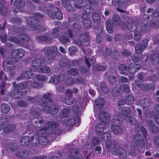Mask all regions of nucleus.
<instances>
[{
	"label": "nucleus",
	"instance_id": "f257e3e1",
	"mask_svg": "<svg viewBox=\"0 0 159 159\" xmlns=\"http://www.w3.org/2000/svg\"><path fill=\"white\" fill-rule=\"evenodd\" d=\"M100 122L97 125L96 130L97 134L100 136H102L103 139L105 141H107L111 136L109 132L103 134L102 132L106 124H107L110 120V116L107 112L103 111L100 112L98 115Z\"/></svg>",
	"mask_w": 159,
	"mask_h": 159
},
{
	"label": "nucleus",
	"instance_id": "f03ea898",
	"mask_svg": "<svg viewBox=\"0 0 159 159\" xmlns=\"http://www.w3.org/2000/svg\"><path fill=\"white\" fill-rule=\"evenodd\" d=\"M43 64L42 61L40 59H37L34 60L32 62V66L30 68V71L25 72L24 74V77L27 78H31L32 76V72L36 71L39 72L48 73L50 71V68L47 66L44 67V69L41 66Z\"/></svg>",
	"mask_w": 159,
	"mask_h": 159
},
{
	"label": "nucleus",
	"instance_id": "7ed1b4c3",
	"mask_svg": "<svg viewBox=\"0 0 159 159\" xmlns=\"http://www.w3.org/2000/svg\"><path fill=\"white\" fill-rule=\"evenodd\" d=\"M130 112V109L128 107H124L122 110V113L124 116H125V118L126 121L134 124L135 121V119L133 117H130L128 115L129 114Z\"/></svg>",
	"mask_w": 159,
	"mask_h": 159
},
{
	"label": "nucleus",
	"instance_id": "20e7f679",
	"mask_svg": "<svg viewBox=\"0 0 159 159\" xmlns=\"http://www.w3.org/2000/svg\"><path fill=\"white\" fill-rule=\"evenodd\" d=\"M115 148L112 149V153L113 155H116L121 158H124L126 154L125 151L122 148H118V150H115Z\"/></svg>",
	"mask_w": 159,
	"mask_h": 159
},
{
	"label": "nucleus",
	"instance_id": "39448f33",
	"mask_svg": "<svg viewBox=\"0 0 159 159\" xmlns=\"http://www.w3.org/2000/svg\"><path fill=\"white\" fill-rule=\"evenodd\" d=\"M48 15L52 18L54 19L55 17L58 20H61L62 18V15L60 12L58 11L55 14H54L52 10H49L48 11Z\"/></svg>",
	"mask_w": 159,
	"mask_h": 159
},
{
	"label": "nucleus",
	"instance_id": "423d86ee",
	"mask_svg": "<svg viewBox=\"0 0 159 159\" xmlns=\"http://www.w3.org/2000/svg\"><path fill=\"white\" fill-rule=\"evenodd\" d=\"M148 43V40L146 39L143 42V46H142L140 45L136 46L135 47L136 52L138 54L141 53L142 52L143 49L147 46Z\"/></svg>",
	"mask_w": 159,
	"mask_h": 159
},
{
	"label": "nucleus",
	"instance_id": "0eeeda50",
	"mask_svg": "<svg viewBox=\"0 0 159 159\" xmlns=\"http://www.w3.org/2000/svg\"><path fill=\"white\" fill-rule=\"evenodd\" d=\"M82 17L83 19V24L85 25L87 27H90L91 25V21L89 19L88 13L86 12L82 15Z\"/></svg>",
	"mask_w": 159,
	"mask_h": 159
},
{
	"label": "nucleus",
	"instance_id": "6e6552de",
	"mask_svg": "<svg viewBox=\"0 0 159 159\" xmlns=\"http://www.w3.org/2000/svg\"><path fill=\"white\" fill-rule=\"evenodd\" d=\"M66 94L69 96V98L66 99L65 102L66 104L68 105H70L72 104L73 101V99L70 96L72 94V92L69 89H67L66 90Z\"/></svg>",
	"mask_w": 159,
	"mask_h": 159
},
{
	"label": "nucleus",
	"instance_id": "1a4fd4ad",
	"mask_svg": "<svg viewBox=\"0 0 159 159\" xmlns=\"http://www.w3.org/2000/svg\"><path fill=\"white\" fill-rule=\"evenodd\" d=\"M24 54V51L22 49H20L14 51L12 53V55L14 56H18L19 58H21L23 56Z\"/></svg>",
	"mask_w": 159,
	"mask_h": 159
},
{
	"label": "nucleus",
	"instance_id": "9d476101",
	"mask_svg": "<svg viewBox=\"0 0 159 159\" xmlns=\"http://www.w3.org/2000/svg\"><path fill=\"white\" fill-rule=\"evenodd\" d=\"M64 76L62 75L57 77H52L50 79L49 81L55 84H57L58 83L60 80H62Z\"/></svg>",
	"mask_w": 159,
	"mask_h": 159
},
{
	"label": "nucleus",
	"instance_id": "9b49d317",
	"mask_svg": "<svg viewBox=\"0 0 159 159\" xmlns=\"http://www.w3.org/2000/svg\"><path fill=\"white\" fill-rule=\"evenodd\" d=\"M137 65L135 66L134 64H131L129 66L128 69L129 72L132 73H134L136 71L139 70V68L136 67Z\"/></svg>",
	"mask_w": 159,
	"mask_h": 159
},
{
	"label": "nucleus",
	"instance_id": "f8f14e48",
	"mask_svg": "<svg viewBox=\"0 0 159 159\" xmlns=\"http://www.w3.org/2000/svg\"><path fill=\"white\" fill-rule=\"evenodd\" d=\"M98 90L100 93L103 92L104 93H106L108 92V89L106 87V85L104 83H102L100 87L98 88Z\"/></svg>",
	"mask_w": 159,
	"mask_h": 159
},
{
	"label": "nucleus",
	"instance_id": "ddd939ff",
	"mask_svg": "<svg viewBox=\"0 0 159 159\" xmlns=\"http://www.w3.org/2000/svg\"><path fill=\"white\" fill-rule=\"evenodd\" d=\"M57 51V48L55 47H50L45 50L44 53L45 54H50L53 52Z\"/></svg>",
	"mask_w": 159,
	"mask_h": 159
},
{
	"label": "nucleus",
	"instance_id": "4468645a",
	"mask_svg": "<svg viewBox=\"0 0 159 159\" xmlns=\"http://www.w3.org/2000/svg\"><path fill=\"white\" fill-rule=\"evenodd\" d=\"M111 129L112 131L115 134H118L121 133L122 131V130L120 127L119 126H115L112 125L111 126Z\"/></svg>",
	"mask_w": 159,
	"mask_h": 159
},
{
	"label": "nucleus",
	"instance_id": "2eb2a0df",
	"mask_svg": "<svg viewBox=\"0 0 159 159\" xmlns=\"http://www.w3.org/2000/svg\"><path fill=\"white\" fill-rule=\"evenodd\" d=\"M100 143V141L99 139L97 137H94L92 140V146L90 148H92V147L98 145Z\"/></svg>",
	"mask_w": 159,
	"mask_h": 159
},
{
	"label": "nucleus",
	"instance_id": "dca6fc26",
	"mask_svg": "<svg viewBox=\"0 0 159 159\" xmlns=\"http://www.w3.org/2000/svg\"><path fill=\"white\" fill-rule=\"evenodd\" d=\"M104 100L102 98H99L95 101V105L98 108L101 107L103 105Z\"/></svg>",
	"mask_w": 159,
	"mask_h": 159
},
{
	"label": "nucleus",
	"instance_id": "f3484780",
	"mask_svg": "<svg viewBox=\"0 0 159 159\" xmlns=\"http://www.w3.org/2000/svg\"><path fill=\"white\" fill-rule=\"evenodd\" d=\"M9 106L7 104H3L2 106L1 111L3 113H7L9 111Z\"/></svg>",
	"mask_w": 159,
	"mask_h": 159
},
{
	"label": "nucleus",
	"instance_id": "a211bd4d",
	"mask_svg": "<svg viewBox=\"0 0 159 159\" xmlns=\"http://www.w3.org/2000/svg\"><path fill=\"white\" fill-rule=\"evenodd\" d=\"M70 157L71 159H80V155L78 154V152L75 150L72 151V154Z\"/></svg>",
	"mask_w": 159,
	"mask_h": 159
},
{
	"label": "nucleus",
	"instance_id": "6ab92c4d",
	"mask_svg": "<svg viewBox=\"0 0 159 159\" xmlns=\"http://www.w3.org/2000/svg\"><path fill=\"white\" fill-rule=\"evenodd\" d=\"M125 102L128 105L132 104L134 102L133 98L132 95H129L126 98Z\"/></svg>",
	"mask_w": 159,
	"mask_h": 159
},
{
	"label": "nucleus",
	"instance_id": "aec40b11",
	"mask_svg": "<svg viewBox=\"0 0 159 159\" xmlns=\"http://www.w3.org/2000/svg\"><path fill=\"white\" fill-rule=\"evenodd\" d=\"M95 62V60L93 57H92L89 59H88L87 57L85 58V62L88 66H90L91 64L94 63Z\"/></svg>",
	"mask_w": 159,
	"mask_h": 159
},
{
	"label": "nucleus",
	"instance_id": "412c9836",
	"mask_svg": "<svg viewBox=\"0 0 159 159\" xmlns=\"http://www.w3.org/2000/svg\"><path fill=\"white\" fill-rule=\"evenodd\" d=\"M120 73L121 74L126 75V72L127 71L126 66L125 65H122L119 67Z\"/></svg>",
	"mask_w": 159,
	"mask_h": 159
},
{
	"label": "nucleus",
	"instance_id": "4be33fe9",
	"mask_svg": "<svg viewBox=\"0 0 159 159\" xmlns=\"http://www.w3.org/2000/svg\"><path fill=\"white\" fill-rule=\"evenodd\" d=\"M150 131L152 133H156L158 131V128L157 127L153 125V123L152 122H151L150 124Z\"/></svg>",
	"mask_w": 159,
	"mask_h": 159
},
{
	"label": "nucleus",
	"instance_id": "5701e85b",
	"mask_svg": "<svg viewBox=\"0 0 159 159\" xmlns=\"http://www.w3.org/2000/svg\"><path fill=\"white\" fill-rule=\"evenodd\" d=\"M120 90L121 92L124 91L125 93L129 92V89L128 86L126 85H121L120 88Z\"/></svg>",
	"mask_w": 159,
	"mask_h": 159
},
{
	"label": "nucleus",
	"instance_id": "b1692460",
	"mask_svg": "<svg viewBox=\"0 0 159 159\" xmlns=\"http://www.w3.org/2000/svg\"><path fill=\"white\" fill-rule=\"evenodd\" d=\"M25 2L20 0H16L14 2V5L17 7H22L24 6Z\"/></svg>",
	"mask_w": 159,
	"mask_h": 159
},
{
	"label": "nucleus",
	"instance_id": "393cba45",
	"mask_svg": "<svg viewBox=\"0 0 159 159\" xmlns=\"http://www.w3.org/2000/svg\"><path fill=\"white\" fill-rule=\"evenodd\" d=\"M93 18L96 22H98L100 21V19L99 15L97 13H94L93 15Z\"/></svg>",
	"mask_w": 159,
	"mask_h": 159
},
{
	"label": "nucleus",
	"instance_id": "a878e982",
	"mask_svg": "<svg viewBox=\"0 0 159 159\" xmlns=\"http://www.w3.org/2000/svg\"><path fill=\"white\" fill-rule=\"evenodd\" d=\"M76 122L75 120L74 119L68 120L66 122V125L68 126H70L74 125Z\"/></svg>",
	"mask_w": 159,
	"mask_h": 159
},
{
	"label": "nucleus",
	"instance_id": "bb28decb",
	"mask_svg": "<svg viewBox=\"0 0 159 159\" xmlns=\"http://www.w3.org/2000/svg\"><path fill=\"white\" fill-rule=\"evenodd\" d=\"M19 38L22 40L25 41H28L29 40V38L27 35L22 34L19 36Z\"/></svg>",
	"mask_w": 159,
	"mask_h": 159
},
{
	"label": "nucleus",
	"instance_id": "cd10ccee",
	"mask_svg": "<svg viewBox=\"0 0 159 159\" xmlns=\"http://www.w3.org/2000/svg\"><path fill=\"white\" fill-rule=\"evenodd\" d=\"M106 28L107 30L108 33L110 34L113 33V31L112 28L110 26V25L109 24L108 22L107 23Z\"/></svg>",
	"mask_w": 159,
	"mask_h": 159
},
{
	"label": "nucleus",
	"instance_id": "c85d7f7f",
	"mask_svg": "<svg viewBox=\"0 0 159 159\" xmlns=\"http://www.w3.org/2000/svg\"><path fill=\"white\" fill-rule=\"evenodd\" d=\"M69 110L68 109H64L61 112V116L63 117L66 116L69 113Z\"/></svg>",
	"mask_w": 159,
	"mask_h": 159
},
{
	"label": "nucleus",
	"instance_id": "c756f323",
	"mask_svg": "<svg viewBox=\"0 0 159 159\" xmlns=\"http://www.w3.org/2000/svg\"><path fill=\"white\" fill-rule=\"evenodd\" d=\"M60 40L63 43H65L69 42V39L68 38L65 37H61L60 38Z\"/></svg>",
	"mask_w": 159,
	"mask_h": 159
},
{
	"label": "nucleus",
	"instance_id": "7c9ffc66",
	"mask_svg": "<svg viewBox=\"0 0 159 159\" xmlns=\"http://www.w3.org/2000/svg\"><path fill=\"white\" fill-rule=\"evenodd\" d=\"M68 73L72 75H76L78 73V71L76 69H72L69 70Z\"/></svg>",
	"mask_w": 159,
	"mask_h": 159
},
{
	"label": "nucleus",
	"instance_id": "2f4dec72",
	"mask_svg": "<svg viewBox=\"0 0 159 159\" xmlns=\"http://www.w3.org/2000/svg\"><path fill=\"white\" fill-rule=\"evenodd\" d=\"M75 2V7L78 8H81L82 7V6H79V5L81 4L82 3V0H74Z\"/></svg>",
	"mask_w": 159,
	"mask_h": 159
},
{
	"label": "nucleus",
	"instance_id": "473e14b6",
	"mask_svg": "<svg viewBox=\"0 0 159 159\" xmlns=\"http://www.w3.org/2000/svg\"><path fill=\"white\" fill-rule=\"evenodd\" d=\"M27 152L24 151L21 153H19L16 154V156L18 157H25L27 155Z\"/></svg>",
	"mask_w": 159,
	"mask_h": 159
},
{
	"label": "nucleus",
	"instance_id": "72a5a7b5",
	"mask_svg": "<svg viewBox=\"0 0 159 159\" xmlns=\"http://www.w3.org/2000/svg\"><path fill=\"white\" fill-rule=\"evenodd\" d=\"M109 80L110 83L112 84H114L116 81V78L113 76H110L108 78Z\"/></svg>",
	"mask_w": 159,
	"mask_h": 159
},
{
	"label": "nucleus",
	"instance_id": "f704fd0d",
	"mask_svg": "<svg viewBox=\"0 0 159 159\" xmlns=\"http://www.w3.org/2000/svg\"><path fill=\"white\" fill-rule=\"evenodd\" d=\"M112 123V125L115 126H119L120 124V120L116 119H114L113 120Z\"/></svg>",
	"mask_w": 159,
	"mask_h": 159
},
{
	"label": "nucleus",
	"instance_id": "c9c22d12",
	"mask_svg": "<svg viewBox=\"0 0 159 159\" xmlns=\"http://www.w3.org/2000/svg\"><path fill=\"white\" fill-rule=\"evenodd\" d=\"M7 7L5 6H2V8L0 10L1 13L3 15L5 14L6 11H7Z\"/></svg>",
	"mask_w": 159,
	"mask_h": 159
},
{
	"label": "nucleus",
	"instance_id": "e433bc0d",
	"mask_svg": "<svg viewBox=\"0 0 159 159\" xmlns=\"http://www.w3.org/2000/svg\"><path fill=\"white\" fill-rule=\"evenodd\" d=\"M36 78L39 81H43L45 80V77L40 75H36L34 77V79Z\"/></svg>",
	"mask_w": 159,
	"mask_h": 159
},
{
	"label": "nucleus",
	"instance_id": "4c0bfd02",
	"mask_svg": "<svg viewBox=\"0 0 159 159\" xmlns=\"http://www.w3.org/2000/svg\"><path fill=\"white\" fill-rule=\"evenodd\" d=\"M9 40L16 43H18L19 42V40L16 38L14 37H9Z\"/></svg>",
	"mask_w": 159,
	"mask_h": 159
},
{
	"label": "nucleus",
	"instance_id": "58836bf2",
	"mask_svg": "<svg viewBox=\"0 0 159 159\" xmlns=\"http://www.w3.org/2000/svg\"><path fill=\"white\" fill-rule=\"evenodd\" d=\"M27 85L26 82H24L20 84L18 86V88L20 89H23L25 88Z\"/></svg>",
	"mask_w": 159,
	"mask_h": 159
},
{
	"label": "nucleus",
	"instance_id": "ea45409f",
	"mask_svg": "<svg viewBox=\"0 0 159 159\" xmlns=\"http://www.w3.org/2000/svg\"><path fill=\"white\" fill-rule=\"evenodd\" d=\"M43 98L50 102H51L52 100L50 98V95L49 94H45L43 96Z\"/></svg>",
	"mask_w": 159,
	"mask_h": 159
},
{
	"label": "nucleus",
	"instance_id": "a19ab883",
	"mask_svg": "<svg viewBox=\"0 0 159 159\" xmlns=\"http://www.w3.org/2000/svg\"><path fill=\"white\" fill-rule=\"evenodd\" d=\"M64 6L65 7L67 10L69 11H71L72 8L70 4L67 5L66 4H64Z\"/></svg>",
	"mask_w": 159,
	"mask_h": 159
},
{
	"label": "nucleus",
	"instance_id": "79ce46f5",
	"mask_svg": "<svg viewBox=\"0 0 159 159\" xmlns=\"http://www.w3.org/2000/svg\"><path fill=\"white\" fill-rule=\"evenodd\" d=\"M32 20L33 21H34V22H36L37 21V20L35 19V18L33 19L31 18H28L26 20L27 22L29 24H30V23L32 22Z\"/></svg>",
	"mask_w": 159,
	"mask_h": 159
},
{
	"label": "nucleus",
	"instance_id": "37998d69",
	"mask_svg": "<svg viewBox=\"0 0 159 159\" xmlns=\"http://www.w3.org/2000/svg\"><path fill=\"white\" fill-rule=\"evenodd\" d=\"M127 28L130 31L132 30V29H134H134L135 30V26H134V25L132 24H129L127 26Z\"/></svg>",
	"mask_w": 159,
	"mask_h": 159
},
{
	"label": "nucleus",
	"instance_id": "c03bdc74",
	"mask_svg": "<svg viewBox=\"0 0 159 159\" xmlns=\"http://www.w3.org/2000/svg\"><path fill=\"white\" fill-rule=\"evenodd\" d=\"M105 69V67L103 66H101L100 65L98 66L96 70H104Z\"/></svg>",
	"mask_w": 159,
	"mask_h": 159
},
{
	"label": "nucleus",
	"instance_id": "a18cd8bd",
	"mask_svg": "<svg viewBox=\"0 0 159 159\" xmlns=\"http://www.w3.org/2000/svg\"><path fill=\"white\" fill-rule=\"evenodd\" d=\"M72 110L76 112L79 110V108L77 105H74L72 107Z\"/></svg>",
	"mask_w": 159,
	"mask_h": 159
},
{
	"label": "nucleus",
	"instance_id": "49530a36",
	"mask_svg": "<svg viewBox=\"0 0 159 159\" xmlns=\"http://www.w3.org/2000/svg\"><path fill=\"white\" fill-rule=\"evenodd\" d=\"M7 149L8 150V149H10L11 151H14V148H13V146L11 144H9L7 146Z\"/></svg>",
	"mask_w": 159,
	"mask_h": 159
},
{
	"label": "nucleus",
	"instance_id": "de8ad7c7",
	"mask_svg": "<svg viewBox=\"0 0 159 159\" xmlns=\"http://www.w3.org/2000/svg\"><path fill=\"white\" fill-rule=\"evenodd\" d=\"M95 150L98 152V154H100L101 153V148L100 147H97L95 148Z\"/></svg>",
	"mask_w": 159,
	"mask_h": 159
},
{
	"label": "nucleus",
	"instance_id": "09e8293b",
	"mask_svg": "<svg viewBox=\"0 0 159 159\" xmlns=\"http://www.w3.org/2000/svg\"><path fill=\"white\" fill-rule=\"evenodd\" d=\"M6 34H4L3 35V37H2L0 36V39H1V41L3 43H5L6 41Z\"/></svg>",
	"mask_w": 159,
	"mask_h": 159
},
{
	"label": "nucleus",
	"instance_id": "8fccbe9b",
	"mask_svg": "<svg viewBox=\"0 0 159 159\" xmlns=\"http://www.w3.org/2000/svg\"><path fill=\"white\" fill-rule=\"evenodd\" d=\"M30 138L29 137H25V138H24L21 140V142H24L25 144L27 145L28 144V143H26V140H25L26 139H27L28 140L30 141Z\"/></svg>",
	"mask_w": 159,
	"mask_h": 159
},
{
	"label": "nucleus",
	"instance_id": "3c124183",
	"mask_svg": "<svg viewBox=\"0 0 159 159\" xmlns=\"http://www.w3.org/2000/svg\"><path fill=\"white\" fill-rule=\"evenodd\" d=\"M120 80L121 81L124 82H126L128 81V79L124 77H121Z\"/></svg>",
	"mask_w": 159,
	"mask_h": 159
},
{
	"label": "nucleus",
	"instance_id": "603ef678",
	"mask_svg": "<svg viewBox=\"0 0 159 159\" xmlns=\"http://www.w3.org/2000/svg\"><path fill=\"white\" fill-rule=\"evenodd\" d=\"M134 38L136 40H138L140 39L141 38V36L139 34H136L134 35Z\"/></svg>",
	"mask_w": 159,
	"mask_h": 159
},
{
	"label": "nucleus",
	"instance_id": "864d4df0",
	"mask_svg": "<svg viewBox=\"0 0 159 159\" xmlns=\"http://www.w3.org/2000/svg\"><path fill=\"white\" fill-rule=\"evenodd\" d=\"M48 124L49 125H50L52 128H54L56 126V124L53 122H50Z\"/></svg>",
	"mask_w": 159,
	"mask_h": 159
},
{
	"label": "nucleus",
	"instance_id": "5fc2aeb1",
	"mask_svg": "<svg viewBox=\"0 0 159 159\" xmlns=\"http://www.w3.org/2000/svg\"><path fill=\"white\" fill-rule=\"evenodd\" d=\"M124 104V102L122 100H120L118 102V108H119V107H121Z\"/></svg>",
	"mask_w": 159,
	"mask_h": 159
},
{
	"label": "nucleus",
	"instance_id": "6e6d98bb",
	"mask_svg": "<svg viewBox=\"0 0 159 159\" xmlns=\"http://www.w3.org/2000/svg\"><path fill=\"white\" fill-rule=\"evenodd\" d=\"M20 92H19L17 93V96H16L14 95H13L12 93L11 94V96L14 98H19L20 97H21V96H19V95L20 94Z\"/></svg>",
	"mask_w": 159,
	"mask_h": 159
},
{
	"label": "nucleus",
	"instance_id": "4d7b16f0",
	"mask_svg": "<svg viewBox=\"0 0 159 159\" xmlns=\"http://www.w3.org/2000/svg\"><path fill=\"white\" fill-rule=\"evenodd\" d=\"M18 104L21 106L24 107L25 105L26 104L24 102L20 101L18 102Z\"/></svg>",
	"mask_w": 159,
	"mask_h": 159
},
{
	"label": "nucleus",
	"instance_id": "13d9d810",
	"mask_svg": "<svg viewBox=\"0 0 159 159\" xmlns=\"http://www.w3.org/2000/svg\"><path fill=\"white\" fill-rule=\"evenodd\" d=\"M58 111V109L57 108H55L53 110L51 111L50 113L52 114L56 113Z\"/></svg>",
	"mask_w": 159,
	"mask_h": 159
},
{
	"label": "nucleus",
	"instance_id": "bf43d9fd",
	"mask_svg": "<svg viewBox=\"0 0 159 159\" xmlns=\"http://www.w3.org/2000/svg\"><path fill=\"white\" fill-rule=\"evenodd\" d=\"M88 3L89 5L92 4V5H94V2H91L90 0H84V3Z\"/></svg>",
	"mask_w": 159,
	"mask_h": 159
},
{
	"label": "nucleus",
	"instance_id": "052dcab7",
	"mask_svg": "<svg viewBox=\"0 0 159 159\" xmlns=\"http://www.w3.org/2000/svg\"><path fill=\"white\" fill-rule=\"evenodd\" d=\"M32 86L34 88H37L39 87V84L38 83L34 82Z\"/></svg>",
	"mask_w": 159,
	"mask_h": 159
},
{
	"label": "nucleus",
	"instance_id": "680f3d73",
	"mask_svg": "<svg viewBox=\"0 0 159 159\" xmlns=\"http://www.w3.org/2000/svg\"><path fill=\"white\" fill-rule=\"evenodd\" d=\"M147 26L145 25L142 26L141 28L142 30L144 32H147Z\"/></svg>",
	"mask_w": 159,
	"mask_h": 159
},
{
	"label": "nucleus",
	"instance_id": "e2e57ef3",
	"mask_svg": "<svg viewBox=\"0 0 159 159\" xmlns=\"http://www.w3.org/2000/svg\"><path fill=\"white\" fill-rule=\"evenodd\" d=\"M60 51L63 53H65L66 51L65 49L62 47L61 46L59 47Z\"/></svg>",
	"mask_w": 159,
	"mask_h": 159
},
{
	"label": "nucleus",
	"instance_id": "0e129e2a",
	"mask_svg": "<svg viewBox=\"0 0 159 159\" xmlns=\"http://www.w3.org/2000/svg\"><path fill=\"white\" fill-rule=\"evenodd\" d=\"M132 59L133 61L135 62H138L139 60V58L137 57H133Z\"/></svg>",
	"mask_w": 159,
	"mask_h": 159
},
{
	"label": "nucleus",
	"instance_id": "69168bd1",
	"mask_svg": "<svg viewBox=\"0 0 159 159\" xmlns=\"http://www.w3.org/2000/svg\"><path fill=\"white\" fill-rule=\"evenodd\" d=\"M89 93L93 96H94L95 94V92L94 90L92 89H91L89 90Z\"/></svg>",
	"mask_w": 159,
	"mask_h": 159
},
{
	"label": "nucleus",
	"instance_id": "338daca9",
	"mask_svg": "<svg viewBox=\"0 0 159 159\" xmlns=\"http://www.w3.org/2000/svg\"><path fill=\"white\" fill-rule=\"evenodd\" d=\"M153 15L155 17H158L159 16V13L157 11H155L153 13Z\"/></svg>",
	"mask_w": 159,
	"mask_h": 159
},
{
	"label": "nucleus",
	"instance_id": "774afa93",
	"mask_svg": "<svg viewBox=\"0 0 159 159\" xmlns=\"http://www.w3.org/2000/svg\"><path fill=\"white\" fill-rule=\"evenodd\" d=\"M152 26L153 27H155L156 26H159V22L158 21H156L154 23V25H152Z\"/></svg>",
	"mask_w": 159,
	"mask_h": 159
}]
</instances>
